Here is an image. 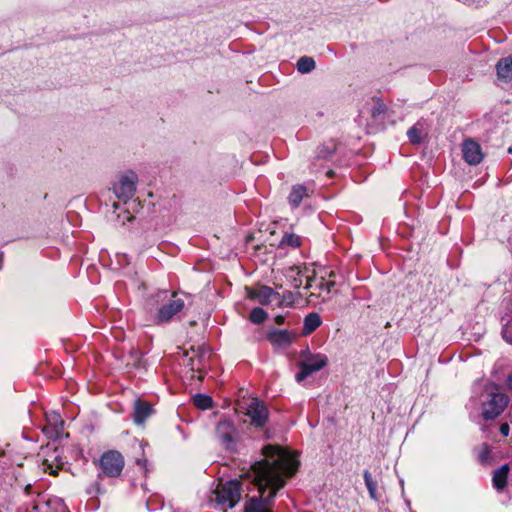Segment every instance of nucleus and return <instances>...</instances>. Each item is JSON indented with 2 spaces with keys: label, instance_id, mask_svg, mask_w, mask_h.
I'll use <instances>...</instances> for the list:
<instances>
[{
  "label": "nucleus",
  "instance_id": "b1692460",
  "mask_svg": "<svg viewBox=\"0 0 512 512\" xmlns=\"http://www.w3.org/2000/svg\"><path fill=\"white\" fill-rule=\"evenodd\" d=\"M193 402L196 407L205 410L212 407L213 400L208 395L197 394L193 397Z\"/></svg>",
  "mask_w": 512,
  "mask_h": 512
},
{
  "label": "nucleus",
  "instance_id": "f704fd0d",
  "mask_svg": "<svg viewBox=\"0 0 512 512\" xmlns=\"http://www.w3.org/2000/svg\"><path fill=\"white\" fill-rule=\"evenodd\" d=\"M158 297H161V298H163V299H164V298H166V297H167V292H166V291L161 292V293L158 295Z\"/></svg>",
  "mask_w": 512,
  "mask_h": 512
},
{
  "label": "nucleus",
  "instance_id": "f03ea898",
  "mask_svg": "<svg viewBox=\"0 0 512 512\" xmlns=\"http://www.w3.org/2000/svg\"><path fill=\"white\" fill-rule=\"evenodd\" d=\"M508 397L495 384H488L482 395V415L486 420L498 417L508 404Z\"/></svg>",
  "mask_w": 512,
  "mask_h": 512
},
{
  "label": "nucleus",
  "instance_id": "7ed1b4c3",
  "mask_svg": "<svg viewBox=\"0 0 512 512\" xmlns=\"http://www.w3.org/2000/svg\"><path fill=\"white\" fill-rule=\"evenodd\" d=\"M243 485L244 480L241 483L236 480H230L218 484L213 498L216 505L220 506L223 510L233 508L240 500V490Z\"/></svg>",
  "mask_w": 512,
  "mask_h": 512
},
{
  "label": "nucleus",
  "instance_id": "2f4dec72",
  "mask_svg": "<svg viewBox=\"0 0 512 512\" xmlns=\"http://www.w3.org/2000/svg\"><path fill=\"white\" fill-rule=\"evenodd\" d=\"M482 453L480 455L481 459L484 461L488 458V455H489V449L487 446H484L483 449H482Z\"/></svg>",
  "mask_w": 512,
  "mask_h": 512
},
{
  "label": "nucleus",
  "instance_id": "6ab92c4d",
  "mask_svg": "<svg viewBox=\"0 0 512 512\" xmlns=\"http://www.w3.org/2000/svg\"><path fill=\"white\" fill-rule=\"evenodd\" d=\"M509 471L510 467L508 464H504L494 471L492 481L497 490H502L506 486Z\"/></svg>",
  "mask_w": 512,
  "mask_h": 512
},
{
  "label": "nucleus",
  "instance_id": "4be33fe9",
  "mask_svg": "<svg viewBox=\"0 0 512 512\" xmlns=\"http://www.w3.org/2000/svg\"><path fill=\"white\" fill-rule=\"evenodd\" d=\"M315 68V61L311 57L303 56L297 61V70L300 73H309Z\"/></svg>",
  "mask_w": 512,
  "mask_h": 512
},
{
  "label": "nucleus",
  "instance_id": "bb28decb",
  "mask_svg": "<svg viewBox=\"0 0 512 512\" xmlns=\"http://www.w3.org/2000/svg\"><path fill=\"white\" fill-rule=\"evenodd\" d=\"M334 282L332 281H325L323 277L320 278L319 283L316 285V288L318 289L319 294L321 292L325 291L329 293L331 291V288L333 287Z\"/></svg>",
  "mask_w": 512,
  "mask_h": 512
},
{
  "label": "nucleus",
  "instance_id": "1a4fd4ad",
  "mask_svg": "<svg viewBox=\"0 0 512 512\" xmlns=\"http://www.w3.org/2000/svg\"><path fill=\"white\" fill-rule=\"evenodd\" d=\"M216 436L225 449L232 450L234 448L237 431L231 421L227 419L219 421L216 426Z\"/></svg>",
  "mask_w": 512,
  "mask_h": 512
},
{
  "label": "nucleus",
  "instance_id": "dca6fc26",
  "mask_svg": "<svg viewBox=\"0 0 512 512\" xmlns=\"http://www.w3.org/2000/svg\"><path fill=\"white\" fill-rule=\"evenodd\" d=\"M294 339V335L287 330H275L269 334L271 343L279 348L287 347Z\"/></svg>",
  "mask_w": 512,
  "mask_h": 512
},
{
  "label": "nucleus",
  "instance_id": "f3484780",
  "mask_svg": "<svg viewBox=\"0 0 512 512\" xmlns=\"http://www.w3.org/2000/svg\"><path fill=\"white\" fill-rule=\"evenodd\" d=\"M151 406L147 403L136 401L134 408V422L137 425H142L144 421L151 415Z\"/></svg>",
  "mask_w": 512,
  "mask_h": 512
},
{
  "label": "nucleus",
  "instance_id": "473e14b6",
  "mask_svg": "<svg viewBox=\"0 0 512 512\" xmlns=\"http://www.w3.org/2000/svg\"><path fill=\"white\" fill-rule=\"evenodd\" d=\"M507 387L512 390V373L508 375L506 380Z\"/></svg>",
  "mask_w": 512,
  "mask_h": 512
},
{
  "label": "nucleus",
  "instance_id": "f257e3e1",
  "mask_svg": "<svg viewBox=\"0 0 512 512\" xmlns=\"http://www.w3.org/2000/svg\"><path fill=\"white\" fill-rule=\"evenodd\" d=\"M264 458L255 462L246 477L257 487L260 499L251 498L245 504L244 512H271L269 502L298 468L296 456L278 446L263 448Z\"/></svg>",
  "mask_w": 512,
  "mask_h": 512
},
{
  "label": "nucleus",
  "instance_id": "f8f14e48",
  "mask_svg": "<svg viewBox=\"0 0 512 512\" xmlns=\"http://www.w3.org/2000/svg\"><path fill=\"white\" fill-rule=\"evenodd\" d=\"M462 154L465 162L469 165H477L484 158L480 144L472 139H467L463 142Z\"/></svg>",
  "mask_w": 512,
  "mask_h": 512
},
{
  "label": "nucleus",
  "instance_id": "4468645a",
  "mask_svg": "<svg viewBox=\"0 0 512 512\" xmlns=\"http://www.w3.org/2000/svg\"><path fill=\"white\" fill-rule=\"evenodd\" d=\"M47 425L43 431L50 439H56L60 437L63 432L64 422L60 415L56 412H51L46 415Z\"/></svg>",
  "mask_w": 512,
  "mask_h": 512
},
{
  "label": "nucleus",
  "instance_id": "72a5a7b5",
  "mask_svg": "<svg viewBox=\"0 0 512 512\" xmlns=\"http://www.w3.org/2000/svg\"><path fill=\"white\" fill-rule=\"evenodd\" d=\"M275 321L277 324H282V323H284V317L281 315H278V316H276Z\"/></svg>",
  "mask_w": 512,
  "mask_h": 512
},
{
  "label": "nucleus",
  "instance_id": "c9c22d12",
  "mask_svg": "<svg viewBox=\"0 0 512 512\" xmlns=\"http://www.w3.org/2000/svg\"><path fill=\"white\" fill-rule=\"evenodd\" d=\"M113 207H114L115 209H117V208H118V205H117L116 203H114V204H113Z\"/></svg>",
  "mask_w": 512,
  "mask_h": 512
},
{
  "label": "nucleus",
  "instance_id": "cd10ccee",
  "mask_svg": "<svg viewBox=\"0 0 512 512\" xmlns=\"http://www.w3.org/2000/svg\"><path fill=\"white\" fill-rule=\"evenodd\" d=\"M295 298H296V294H294L292 292H288L287 294L283 295V300L280 301V303L284 302L287 305H290L295 301Z\"/></svg>",
  "mask_w": 512,
  "mask_h": 512
},
{
  "label": "nucleus",
  "instance_id": "c756f323",
  "mask_svg": "<svg viewBox=\"0 0 512 512\" xmlns=\"http://www.w3.org/2000/svg\"><path fill=\"white\" fill-rule=\"evenodd\" d=\"M500 432L503 436H508L510 432V426L507 423H503L500 426Z\"/></svg>",
  "mask_w": 512,
  "mask_h": 512
},
{
  "label": "nucleus",
  "instance_id": "7c9ffc66",
  "mask_svg": "<svg viewBox=\"0 0 512 512\" xmlns=\"http://www.w3.org/2000/svg\"><path fill=\"white\" fill-rule=\"evenodd\" d=\"M44 466L45 471H48L50 474L55 475L57 473V470L53 468L52 464L48 463V460H45Z\"/></svg>",
  "mask_w": 512,
  "mask_h": 512
},
{
  "label": "nucleus",
  "instance_id": "a878e982",
  "mask_svg": "<svg viewBox=\"0 0 512 512\" xmlns=\"http://www.w3.org/2000/svg\"><path fill=\"white\" fill-rule=\"evenodd\" d=\"M266 318V313L261 308H254L250 313V319L253 323H262Z\"/></svg>",
  "mask_w": 512,
  "mask_h": 512
},
{
  "label": "nucleus",
  "instance_id": "5701e85b",
  "mask_svg": "<svg viewBox=\"0 0 512 512\" xmlns=\"http://www.w3.org/2000/svg\"><path fill=\"white\" fill-rule=\"evenodd\" d=\"M364 480H365V485L367 487V490L369 492V495L370 497L373 499V500H378V495H377V483L376 481H374L372 479V476L370 474L369 471H364Z\"/></svg>",
  "mask_w": 512,
  "mask_h": 512
},
{
  "label": "nucleus",
  "instance_id": "6e6552de",
  "mask_svg": "<svg viewBox=\"0 0 512 512\" xmlns=\"http://www.w3.org/2000/svg\"><path fill=\"white\" fill-rule=\"evenodd\" d=\"M327 364V358L321 354L310 355L300 363V372L296 375L298 382L303 381L309 375L321 370Z\"/></svg>",
  "mask_w": 512,
  "mask_h": 512
},
{
  "label": "nucleus",
  "instance_id": "412c9836",
  "mask_svg": "<svg viewBox=\"0 0 512 512\" xmlns=\"http://www.w3.org/2000/svg\"><path fill=\"white\" fill-rule=\"evenodd\" d=\"M306 195V188L301 185H296L292 188L288 201L292 206L297 207Z\"/></svg>",
  "mask_w": 512,
  "mask_h": 512
},
{
  "label": "nucleus",
  "instance_id": "2eb2a0df",
  "mask_svg": "<svg viewBox=\"0 0 512 512\" xmlns=\"http://www.w3.org/2000/svg\"><path fill=\"white\" fill-rule=\"evenodd\" d=\"M497 78L500 82L512 81V58L507 57L498 61L496 65Z\"/></svg>",
  "mask_w": 512,
  "mask_h": 512
},
{
  "label": "nucleus",
  "instance_id": "0eeeda50",
  "mask_svg": "<svg viewBox=\"0 0 512 512\" xmlns=\"http://www.w3.org/2000/svg\"><path fill=\"white\" fill-rule=\"evenodd\" d=\"M100 468L106 476L116 477L120 475L124 467V459L117 451H108L100 458Z\"/></svg>",
  "mask_w": 512,
  "mask_h": 512
},
{
  "label": "nucleus",
  "instance_id": "39448f33",
  "mask_svg": "<svg viewBox=\"0 0 512 512\" xmlns=\"http://www.w3.org/2000/svg\"><path fill=\"white\" fill-rule=\"evenodd\" d=\"M137 182L138 176L135 172L127 171L123 173L113 185L115 196L126 203L134 196Z\"/></svg>",
  "mask_w": 512,
  "mask_h": 512
},
{
  "label": "nucleus",
  "instance_id": "a211bd4d",
  "mask_svg": "<svg viewBox=\"0 0 512 512\" xmlns=\"http://www.w3.org/2000/svg\"><path fill=\"white\" fill-rule=\"evenodd\" d=\"M322 323L321 317L318 313H309L303 322V335L307 336L314 332Z\"/></svg>",
  "mask_w": 512,
  "mask_h": 512
},
{
  "label": "nucleus",
  "instance_id": "9d476101",
  "mask_svg": "<svg viewBox=\"0 0 512 512\" xmlns=\"http://www.w3.org/2000/svg\"><path fill=\"white\" fill-rule=\"evenodd\" d=\"M246 416L250 418L251 424L262 427L268 419V410L265 404L258 399H251L246 405Z\"/></svg>",
  "mask_w": 512,
  "mask_h": 512
},
{
  "label": "nucleus",
  "instance_id": "423d86ee",
  "mask_svg": "<svg viewBox=\"0 0 512 512\" xmlns=\"http://www.w3.org/2000/svg\"><path fill=\"white\" fill-rule=\"evenodd\" d=\"M182 354L184 357L183 364L188 366L193 373H199L197 378L201 380L203 378L202 370L209 360L210 354L202 347H191L189 351L185 350Z\"/></svg>",
  "mask_w": 512,
  "mask_h": 512
},
{
  "label": "nucleus",
  "instance_id": "ddd939ff",
  "mask_svg": "<svg viewBox=\"0 0 512 512\" xmlns=\"http://www.w3.org/2000/svg\"><path fill=\"white\" fill-rule=\"evenodd\" d=\"M184 307V301L180 297H178L176 294H173L171 296V299L163 305L157 315V319L159 322H167L169 321L174 315H176L178 312H180Z\"/></svg>",
  "mask_w": 512,
  "mask_h": 512
},
{
  "label": "nucleus",
  "instance_id": "aec40b11",
  "mask_svg": "<svg viewBox=\"0 0 512 512\" xmlns=\"http://www.w3.org/2000/svg\"><path fill=\"white\" fill-rule=\"evenodd\" d=\"M426 133L427 132L424 123L418 122L408 130L407 136L411 143L418 144L422 142L423 138L426 136Z\"/></svg>",
  "mask_w": 512,
  "mask_h": 512
},
{
  "label": "nucleus",
  "instance_id": "c85d7f7f",
  "mask_svg": "<svg viewBox=\"0 0 512 512\" xmlns=\"http://www.w3.org/2000/svg\"><path fill=\"white\" fill-rule=\"evenodd\" d=\"M502 336L506 340V342L512 344V332L509 330V327L507 325L502 330Z\"/></svg>",
  "mask_w": 512,
  "mask_h": 512
},
{
  "label": "nucleus",
  "instance_id": "9b49d317",
  "mask_svg": "<svg viewBox=\"0 0 512 512\" xmlns=\"http://www.w3.org/2000/svg\"><path fill=\"white\" fill-rule=\"evenodd\" d=\"M247 296L252 299L258 301L262 305H266L276 301L277 304H280L279 294L274 292L268 286H261L256 289L246 288Z\"/></svg>",
  "mask_w": 512,
  "mask_h": 512
},
{
  "label": "nucleus",
  "instance_id": "20e7f679",
  "mask_svg": "<svg viewBox=\"0 0 512 512\" xmlns=\"http://www.w3.org/2000/svg\"><path fill=\"white\" fill-rule=\"evenodd\" d=\"M284 276L286 277L290 286L294 289L312 288V282L316 278V272L313 268L307 266H290L285 269Z\"/></svg>",
  "mask_w": 512,
  "mask_h": 512
},
{
  "label": "nucleus",
  "instance_id": "393cba45",
  "mask_svg": "<svg viewBox=\"0 0 512 512\" xmlns=\"http://www.w3.org/2000/svg\"><path fill=\"white\" fill-rule=\"evenodd\" d=\"M281 245L296 248L301 245V240L299 236L293 233H286L281 240Z\"/></svg>",
  "mask_w": 512,
  "mask_h": 512
}]
</instances>
